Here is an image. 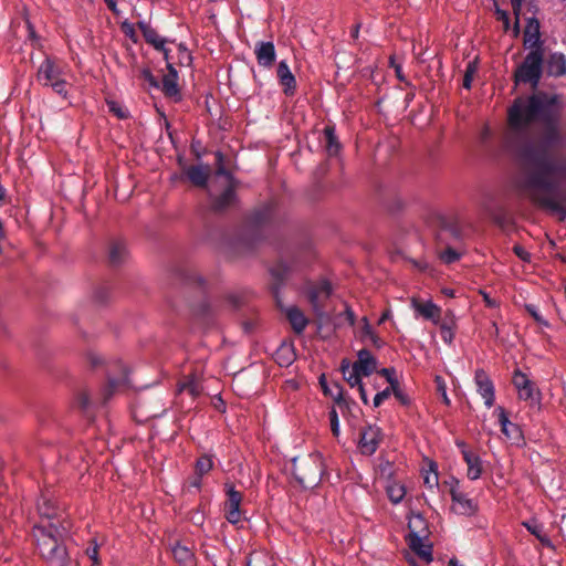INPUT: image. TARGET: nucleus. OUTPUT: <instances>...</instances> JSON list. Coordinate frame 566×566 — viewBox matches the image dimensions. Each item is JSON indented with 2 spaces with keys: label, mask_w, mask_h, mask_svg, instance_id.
Listing matches in <instances>:
<instances>
[{
  "label": "nucleus",
  "mask_w": 566,
  "mask_h": 566,
  "mask_svg": "<svg viewBox=\"0 0 566 566\" xmlns=\"http://www.w3.org/2000/svg\"><path fill=\"white\" fill-rule=\"evenodd\" d=\"M562 104L557 95L538 92L516 97L507 109V130L505 145L517 157L534 167L520 181L518 188L534 205L553 212L560 220L566 218V189L557 180L566 179V159L549 155L537 147L533 138L532 126H544L542 145L555 148L564 144L560 129Z\"/></svg>",
  "instance_id": "f257e3e1"
},
{
  "label": "nucleus",
  "mask_w": 566,
  "mask_h": 566,
  "mask_svg": "<svg viewBox=\"0 0 566 566\" xmlns=\"http://www.w3.org/2000/svg\"><path fill=\"white\" fill-rule=\"evenodd\" d=\"M67 533V526H60L49 523L35 525L33 527V537L41 556L45 559L48 566H75L69 557L65 546L61 543Z\"/></svg>",
  "instance_id": "f03ea898"
},
{
  "label": "nucleus",
  "mask_w": 566,
  "mask_h": 566,
  "mask_svg": "<svg viewBox=\"0 0 566 566\" xmlns=\"http://www.w3.org/2000/svg\"><path fill=\"white\" fill-rule=\"evenodd\" d=\"M544 70V49L536 48L530 50L522 63L514 72L516 84H530L536 88L543 75Z\"/></svg>",
  "instance_id": "7ed1b4c3"
},
{
  "label": "nucleus",
  "mask_w": 566,
  "mask_h": 566,
  "mask_svg": "<svg viewBox=\"0 0 566 566\" xmlns=\"http://www.w3.org/2000/svg\"><path fill=\"white\" fill-rule=\"evenodd\" d=\"M293 475L304 489L316 486L323 475V462H293Z\"/></svg>",
  "instance_id": "20e7f679"
},
{
  "label": "nucleus",
  "mask_w": 566,
  "mask_h": 566,
  "mask_svg": "<svg viewBox=\"0 0 566 566\" xmlns=\"http://www.w3.org/2000/svg\"><path fill=\"white\" fill-rule=\"evenodd\" d=\"M423 526L424 521L420 515H417L413 521L409 522L410 533L408 535V544L413 553L421 559L430 563L432 560V548L430 545L423 543V536L415 531L416 526Z\"/></svg>",
  "instance_id": "39448f33"
},
{
  "label": "nucleus",
  "mask_w": 566,
  "mask_h": 566,
  "mask_svg": "<svg viewBox=\"0 0 566 566\" xmlns=\"http://www.w3.org/2000/svg\"><path fill=\"white\" fill-rule=\"evenodd\" d=\"M513 385L517 390L518 398L536 405L539 401V392L536 390L535 385L528 379L526 374L521 370H515L513 374Z\"/></svg>",
  "instance_id": "423d86ee"
},
{
  "label": "nucleus",
  "mask_w": 566,
  "mask_h": 566,
  "mask_svg": "<svg viewBox=\"0 0 566 566\" xmlns=\"http://www.w3.org/2000/svg\"><path fill=\"white\" fill-rule=\"evenodd\" d=\"M63 69L59 63L54 59L45 56L38 69L36 81L42 86L48 87L59 77L63 76Z\"/></svg>",
  "instance_id": "0eeeda50"
},
{
  "label": "nucleus",
  "mask_w": 566,
  "mask_h": 566,
  "mask_svg": "<svg viewBox=\"0 0 566 566\" xmlns=\"http://www.w3.org/2000/svg\"><path fill=\"white\" fill-rule=\"evenodd\" d=\"M474 382L478 394L484 400L485 407H493L495 401V388L493 381L484 369L475 370Z\"/></svg>",
  "instance_id": "6e6552de"
},
{
  "label": "nucleus",
  "mask_w": 566,
  "mask_h": 566,
  "mask_svg": "<svg viewBox=\"0 0 566 566\" xmlns=\"http://www.w3.org/2000/svg\"><path fill=\"white\" fill-rule=\"evenodd\" d=\"M332 294V285L328 281L322 280L308 290V300L317 314H321L324 301Z\"/></svg>",
  "instance_id": "1a4fd4ad"
},
{
  "label": "nucleus",
  "mask_w": 566,
  "mask_h": 566,
  "mask_svg": "<svg viewBox=\"0 0 566 566\" xmlns=\"http://www.w3.org/2000/svg\"><path fill=\"white\" fill-rule=\"evenodd\" d=\"M228 500L226 502V517L231 524H237L241 521L240 504L242 495L237 491L233 485H226Z\"/></svg>",
  "instance_id": "9d476101"
},
{
  "label": "nucleus",
  "mask_w": 566,
  "mask_h": 566,
  "mask_svg": "<svg viewBox=\"0 0 566 566\" xmlns=\"http://www.w3.org/2000/svg\"><path fill=\"white\" fill-rule=\"evenodd\" d=\"M254 54L260 66L271 69L276 59L274 43L271 41L258 42L254 48Z\"/></svg>",
  "instance_id": "9b49d317"
},
{
  "label": "nucleus",
  "mask_w": 566,
  "mask_h": 566,
  "mask_svg": "<svg viewBox=\"0 0 566 566\" xmlns=\"http://www.w3.org/2000/svg\"><path fill=\"white\" fill-rule=\"evenodd\" d=\"M276 76L284 94L287 96L294 95L296 92V78L291 72L290 66L285 60L279 62Z\"/></svg>",
  "instance_id": "f8f14e48"
},
{
  "label": "nucleus",
  "mask_w": 566,
  "mask_h": 566,
  "mask_svg": "<svg viewBox=\"0 0 566 566\" xmlns=\"http://www.w3.org/2000/svg\"><path fill=\"white\" fill-rule=\"evenodd\" d=\"M380 430L377 427L369 426L360 433L359 449L364 455L373 454L379 443Z\"/></svg>",
  "instance_id": "ddd939ff"
},
{
  "label": "nucleus",
  "mask_w": 566,
  "mask_h": 566,
  "mask_svg": "<svg viewBox=\"0 0 566 566\" xmlns=\"http://www.w3.org/2000/svg\"><path fill=\"white\" fill-rule=\"evenodd\" d=\"M451 496L453 502L452 510L457 514L470 516L476 512V503L472 499L468 497L467 494L452 490Z\"/></svg>",
  "instance_id": "4468645a"
},
{
  "label": "nucleus",
  "mask_w": 566,
  "mask_h": 566,
  "mask_svg": "<svg viewBox=\"0 0 566 566\" xmlns=\"http://www.w3.org/2000/svg\"><path fill=\"white\" fill-rule=\"evenodd\" d=\"M524 46L528 50L543 48L539 33V22L535 18L527 19V23L524 31Z\"/></svg>",
  "instance_id": "2eb2a0df"
},
{
  "label": "nucleus",
  "mask_w": 566,
  "mask_h": 566,
  "mask_svg": "<svg viewBox=\"0 0 566 566\" xmlns=\"http://www.w3.org/2000/svg\"><path fill=\"white\" fill-rule=\"evenodd\" d=\"M545 70L548 76L559 77L566 74V56L560 52H554L545 61Z\"/></svg>",
  "instance_id": "dca6fc26"
},
{
  "label": "nucleus",
  "mask_w": 566,
  "mask_h": 566,
  "mask_svg": "<svg viewBox=\"0 0 566 566\" xmlns=\"http://www.w3.org/2000/svg\"><path fill=\"white\" fill-rule=\"evenodd\" d=\"M178 74L176 69L168 64V74L164 75L161 84H159V87L164 92V94L168 97H172L175 99L180 98V92L178 87Z\"/></svg>",
  "instance_id": "f3484780"
},
{
  "label": "nucleus",
  "mask_w": 566,
  "mask_h": 566,
  "mask_svg": "<svg viewBox=\"0 0 566 566\" xmlns=\"http://www.w3.org/2000/svg\"><path fill=\"white\" fill-rule=\"evenodd\" d=\"M365 377L370 376L377 368V359L366 348L358 350L357 360L353 364Z\"/></svg>",
  "instance_id": "a211bd4d"
},
{
  "label": "nucleus",
  "mask_w": 566,
  "mask_h": 566,
  "mask_svg": "<svg viewBox=\"0 0 566 566\" xmlns=\"http://www.w3.org/2000/svg\"><path fill=\"white\" fill-rule=\"evenodd\" d=\"M118 368L120 370L119 376L108 375V385L104 390V402L111 397L113 391L129 386L127 368L123 364H118Z\"/></svg>",
  "instance_id": "6ab92c4d"
},
{
  "label": "nucleus",
  "mask_w": 566,
  "mask_h": 566,
  "mask_svg": "<svg viewBox=\"0 0 566 566\" xmlns=\"http://www.w3.org/2000/svg\"><path fill=\"white\" fill-rule=\"evenodd\" d=\"M137 24L146 42L151 44L156 50L164 52L167 57V50L165 49L166 39L161 38L146 21H139Z\"/></svg>",
  "instance_id": "aec40b11"
},
{
  "label": "nucleus",
  "mask_w": 566,
  "mask_h": 566,
  "mask_svg": "<svg viewBox=\"0 0 566 566\" xmlns=\"http://www.w3.org/2000/svg\"><path fill=\"white\" fill-rule=\"evenodd\" d=\"M172 556L179 566H196V556L192 549L179 542L171 548Z\"/></svg>",
  "instance_id": "412c9836"
},
{
  "label": "nucleus",
  "mask_w": 566,
  "mask_h": 566,
  "mask_svg": "<svg viewBox=\"0 0 566 566\" xmlns=\"http://www.w3.org/2000/svg\"><path fill=\"white\" fill-rule=\"evenodd\" d=\"M274 212L275 206L269 202L252 213L250 222L254 228H262L272 221Z\"/></svg>",
  "instance_id": "4be33fe9"
},
{
  "label": "nucleus",
  "mask_w": 566,
  "mask_h": 566,
  "mask_svg": "<svg viewBox=\"0 0 566 566\" xmlns=\"http://www.w3.org/2000/svg\"><path fill=\"white\" fill-rule=\"evenodd\" d=\"M284 311L293 331L296 334H302L308 324V319L303 312L296 306L286 307Z\"/></svg>",
  "instance_id": "5701e85b"
},
{
  "label": "nucleus",
  "mask_w": 566,
  "mask_h": 566,
  "mask_svg": "<svg viewBox=\"0 0 566 566\" xmlns=\"http://www.w3.org/2000/svg\"><path fill=\"white\" fill-rule=\"evenodd\" d=\"M128 251L126 244L122 240L112 241L108 250L109 263L114 266L120 265L126 261Z\"/></svg>",
  "instance_id": "b1692460"
},
{
  "label": "nucleus",
  "mask_w": 566,
  "mask_h": 566,
  "mask_svg": "<svg viewBox=\"0 0 566 566\" xmlns=\"http://www.w3.org/2000/svg\"><path fill=\"white\" fill-rule=\"evenodd\" d=\"M412 305L416 312L422 315L426 319H430L434 324L438 323L440 318L441 308L432 301H427L426 303H417L416 301H413Z\"/></svg>",
  "instance_id": "393cba45"
},
{
  "label": "nucleus",
  "mask_w": 566,
  "mask_h": 566,
  "mask_svg": "<svg viewBox=\"0 0 566 566\" xmlns=\"http://www.w3.org/2000/svg\"><path fill=\"white\" fill-rule=\"evenodd\" d=\"M522 525L534 535L544 546L552 547V541L544 532V526L536 518L522 522Z\"/></svg>",
  "instance_id": "a878e982"
},
{
  "label": "nucleus",
  "mask_w": 566,
  "mask_h": 566,
  "mask_svg": "<svg viewBox=\"0 0 566 566\" xmlns=\"http://www.w3.org/2000/svg\"><path fill=\"white\" fill-rule=\"evenodd\" d=\"M340 370L344 376V379L348 382L350 387H358L363 384V374L347 359L342 360Z\"/></svg>",
  "instance_id": "bb28decb"
},
{
  "label": "nucleus",
  "mask_w": 566,
  "mask_h": 566,
  "mask_svg": "<svg viewBox=\"0 0 566 566\" xmlns=\"http://www.w3.org/2000/svg\"><path fill=\"white\" fill-rule=\"evenodd\" d=\"M237 195L233 185L231 184L224 191L218 196L213 202V209L222 211L235 205Z\"/></svg>",
  "instance_id": "cd10ccee"
},
{
  "label": "nucleus",
  "mask_w": 566,
  "mask_h": 566,
  "mask_svg": "<svg viewBox=\"0 0 566 566\" xmlns=\"http://www.w3.org/2000/svg\"><path fill=\"white\" fill-rule=\"evenodd\" d=\"M499 422L502 427V432L511 440L517 441L521 438V430L518 427L510 421L507 418L505 410L503 408H499Z\"/></svg>",
  "instance_id": "c85d7f7f"
},
{
  "label": "nucleus",
  "mask_w": 566,
  "mask_h": 566,
  "mask_svg": "<svg viewBox=\"0 0 566 566\" xmlns=\"http://www.w3.org/2000/svg\"><path fill=\"white\" fill-rule=\"evenodd\" d=\"M188 179L198 187H205L208 181V169L202 166H190L186 170Z\"/></svg>",
  "instance_id": "c756f323"
},
{
  "label": "nucleus",
  "mask_w": 566,
  "mask_h": 566,
  "mask_svg": "<svg viewBox=\"0 0 566 566\" xmlns=\"http://www.w3.org/2000/svg\"><path fill=\"white\" fill-rule=\"evenodd\" d=\"M247 566H275V562L269 553L254 551L249 555Z\"/></svg>",
  "instance_id": "7c9ffc66"
},
{
  "label": "nucleus",
  "mask_w": 566,
  "mask_h": 566,
  "mask_svg": "<svg viewBox=\"0 0 566 566\" xmlns=\"http://www.w3.org/2000/svg\"><path fill=\"white\" fill-rule=\"evenodd\" d=\"M324 136L326 140V150L329 156H335L338 154L340 149V145L337 140V136L335 134V128L332 126H326L324 128Z\"/></svg>",
  "instance_id": "2f4dec72"
},
{
  "label": "nucleus",
  "mask_w": 566,
  "mask_h": 566,
  "mask_svg": "<svg viewBox=\"0 0 566 566\" xmlns=\"http://www.w3.org/2000/svg\"><path fill=\"white\" fill-rule=\"evenodd\" d=\"M423 484L433 490L439 486V475L437 462H429V469L422 471Z\"/></svg>",
  "instance_id": "473e14b6"
},
{
  "label": "nucleus",
  "mask_w": 566,
  "mask_h": 566,
  "mask_svg": "<svg viewBox=\"0 0 566 566\" xmlns=\"http://www.w3.org/2000/svg\"><path fill=\"white\" fill-rule=\"evenodd\" d=\"M38 510L40 515L45 516L49 520L56 516V509L53 501L45 495H43L38 502Z\"/></svg>",
  "instance_id": "72a5a7b5"
},
{
  "label": "nucleus",
  "mask_w": 566,
  "mask_h": 566,
  "mask_svg": "<svg viewBox=\"0 0 566 566\" xmlns=\"http://www.w3.org/2000/svg\"><path fill=\"white\" fill-rule=\"evenodd\" d=\"M93 402L91 400L90 394L86 389H80L74 397V406L82 410L83 412H86L92 407Z\"/></svg>",
  "instance_id": "f704fd0d"
},
{
  "label": "nucleus",
  "mask_w": 566,
  "mask_h": 566,
  "mask_svg": "<svg viewBox=\"0 0 566 566\" xmlns=\"http://www.w3.org/2000/svg\"><path fill=\"white\" fill-rule=\"evenodd\" d=\"M387 495L394 504H398L402 501L406 495L405 486L392 482L387 486Z\"/></svg>",
  "instance_id": "c9c22d12"
},
{
  "label": "nucleus",
  "mask_w": 566,
  "mask_h": 566,
  "mask_svg": "<svg viewBox=\"0 0 566 566\" xmlns=\"http://www.w3.org/2000/svg\"><path fill=\"white\" fill-rule=\"evenodd\" d=\"M525 310L527 313L535 319V322L544 327H549V323L547 319H545L541 313L538 312L537 307L533 304H526Z\"/></svg>",
  "instance_id": "e433bc0d"
},
{
  "label": "nucleus",
  "mask_w": 566,
  "mask_h": 566,
  "mask_svg": "<svg viewBox=\"0 0 566 566\" xmlns=\"http://www.w3.org/2000/svg\"><path fill=\"white\" fill-rule=\"evenodd\" d=\"M49 87H51L54 93L64 98L67 96V82L65 78H63V76L54 81Z\"/></svg>",
  "instance_id": "4c0bfd02"
},
{
  "label": "nucleus",
  "mask_w": 566,
  "mask_h": 566,
  "mask_svg": "<svg viewBox=\"0 0 566 566\" xmlns=\"http://www.w3.org/2000/svg\"><path fill=\"white\" fill-rule=\"evenodd\" d=\"M107 106L108 111L120 119H124L128 116L127 109L120 106L116 101H107Z\"/></svg>",
  "instance_id": "58836bf2"
},
{
  "label": "nucleus",
  "mask_w": 566,
  "mask_h": 566,
  "mask_svg": "<svg viewBox=\"0 0 566 566\" xmlns=\"http://www.w3.org/2000/svg\"><path fill=\"white\" fill-rule=\"evenodd\" d=\"M482 473V462H468V478L476 480Z\"/></svg>",
  "instance_id": "ea45409f"
},
{
  "label": "nucleus",
  "mask_w": 566,
  "mask_h": 566,
  "mask_svg": "<svg viewBox=\"0 0 566 566\" xmlns=\"http://www.w3.org/2000/svg\"><path fill=\"white\" fill-rule=\"evenodd\" d=\"M440 259L447 263V264H450V263H453L455 262L457 260L460 259V253H458L454 249L452 248H448L446 249L443 252L440 253Z\"/></svg>",
  "instance_id": "a19ab883"
},
{
  "label": "nucleus",
  "mask_w": 566,
  "mask_h": 566,
  "mask_svg": "<svg viewBox=\"0 0 566 566\" xmlns=\"http://www.w3.org/2000/svg\"><path fill=\"white\" fill-rule=\"evenodd\" d=\"M140 77L153 88H159V82L149 69H144L140 72Z\"/></svg>",
  "instance_id": "79ce46f5"
},
{
  "label": "nucleus",
  "mask_w": 566,
  "mask_h": 566,
  "mask_svg": "<svg viewBox=\"0 0 566 566\" xmlns=\"http://www.w3.org/2000/svg\"><path fill=\"white\" fill-rule=\"evenodd\" d=\"M391 394H392L391 387H387L384 390L377 392L375 395L374 401H373L374 407L378 408L386 399H388L390 397Z\"/></svg>",
  "instance_id": "37998d69"
},
{
  "label": "nucleus",
  "mask_w": 566,
  "mask_h": 566,
  "mask_svg": "<svg viewBox=\"0 0 566 566\" xmlns=\"http://www.w3.org/2000/svg\"><path fill=\"white\" fill-rule=\"evenodd\" d=\"M86 555L93 562V566H99L98 546L95 541L86 548Z\"/></svg>",
  "instance_id": "c03bdc74"
},
{
  "label": "nucleus",
  "mask_w": 566,
  "mask_h": 566,
  "mask_svg": "<svg viewBox=\"0 0 566 566\" xmlns=\"http://www.w3.org/2000/svg\"><path fill=\"white\" fill-rule=\"evenodd\" d=\"M380 375L385 376L387 381L390 384L391 388L398 386V380L395 376V369L392 368H382L378 371Z\"/></svg>",
  "instance_id": "a18cd8bd"
},
{
  "label": "nucleus",
  "mask_w": 566,
  "mask_h": 566,
  "mask_svg": "<svg viewBox=\"0 0 566 566\" xmlns=\"http://www.w3.org/2000/svg\"><path fill=\"white\" fill-rule=\"evenodd\" d=\"M329 421H331V429L335 437L339 434V419L337 411L333 408L329 411Z\"/></svg>",
  "instance_id": "49530a36"
},
{
  "label": "nucleus",
  "mask_w": 566,
  "mask_h": 566,
  "mask_svg": "<svg viewBox=\"0 0 566 566\" xmlns=\"http://www.w3.org/2000/svg\"><path fill=\"white\" fill-rule=\"evenodd\" d=\"M441 338L444 343L451 344L454 337V333L451 326L446 323L441 324Z\"/></svg>",
  "instance_id": "de8ad7c7"
},
{
  "label": "nucleus",
  "mask_w": 566,
  "mask_h": 566,
  "mask_svg": "<svg viewBox=\"0 0 566 566\" xmlns=\"http://www.w3.org/2000/svg\"><path fill=\"white\" fill-rule=\"evenodd\" d=\"M181 391H188L191 396H197L200 392L199 386L195 380H188L180 387Z\"/></svg>",
  "instance_id": "09e8293b"
},
{
  "label": "nucleus",
  "mask_w": 566,
  "mask_h": 566,
  "mask_svg": "<svg viewBox=\"0 0 566 566\" xmlns=\"http://www.w3.org/2000/svg\"><path fill=\"white\" fill-rule=\"evenodd\" d=\"M513 251L516 254V256L520 258L522 261H531V254L522 245H514Z\"/></svg>",
  "instance_id": "8fccbe9b"
},
{
  "label": "nucleus",
  "mask_w": 566,
  "mask_h": 566,
  "mask_svg": "<svg viewBox=\"0 0 566 566\" xmlns=\"http://www.w3.org/2000/svg\"><path fill=\"white\" fill-rule=\"evenodd\" d=\"M475 72V69L472 64H469L464 77H463V87L470 88L472 83L473 73Z\"/></svg>",
  "instance_id": "3c124183"
},
{
  "label": "nucleus",
  "mask_w": 566,
  "mask_h": 566,
  "mask_svg": "<svg viewBox=\"0 0 566 566\" xmlns=\"http://www.w3.org/2000/svg\"><path fill=\"white\" fill-rule=\"evenodd\" d=\"M334 397V401L335 403L339 407V408H343L345 406H347V401L346 399L344 398L343 396V390L342 388L337 387V394Z\"/></svg>",
  "instance_id": "603ef678"
},
{
  "label": "nucleus",
  "mask_w": 566,
  "mask_h": 566,
  "mask_svg": "<svg viewBox=\"0 0 566 566\" xmlns=\"http://www.w3.org/2000/svg\"><path fill=\"white\" fill-rule=\"evenodd\" d=\"M363 323H364V326H363V337L368 339L371 335H374V331L367 319V317H364L363 318Z\"/></svg>",
  "instance_id": "864d4df0"
},
{
  "label": "nucleus",
  "mask_w": 566,
  "mask_h": 566,
  "mask_svg": "<svg viewBox=\"0 0 566 566\" xmlns=\"http://www.w3.org/2000/svg\"><path fill=\"white\" fill-rule=\"evenodd\" d=\"M213 462H197V471L201 476L203 473L210 471L212 469Z\"/></svg>",
  "instance_id": "5fc2aeb1"
},
{
  "label": "nucleus",
  "mask_w": 566,
  "mask_h": 566,
  "mask_svg": "<svg viewBox=\"0 0 566 566\" xmlns=\"http://www.w3.org/2000/svg\"><path fill=\"white\" fill-rule=\"evenodd\" d=\"M122 29L124 31V33L130 38V39H134L135 36V29H134V25L127 21L123 22L122 24Z\"/></svg>",
  "instance_id": "6e6d98bb"
},
{
  "label": "nucleus",
  "mask_w": 566,
  "mask_h": 566,
  "mask_svg": "<svg viewBox=\"0 0 566 566\" xmlns=\"http://www.w3.org/2000/svg\"><path fill=\"white\" fill-rule=\"evenodd\" d=\"M392 394L396 396L398 400L401 401V403L407 405L408 398L407 396L400 390L399 385L392 388Z\"/></svg>",
  "instance_id": "4d7b16f0"
},
{
  "label": "nucleus",
  "mask_w": 566,
  "mask_h": 566,
  "mask_svg": "<svg viewBox=\"0 0 566 566\" xmlns=\"http://www.w3.org/2000/svg\"><path fill=\"white\" fill-rule=\"evenodd\" d=\"M368 340L376 347L381 348L385 342L376 334L371 335Z\"/></svg>",
  "instance_id": "13d9d810"
},
{
  "label": "nucleus",
  "mask_w": 566,
  "mask_h": 566,
  "mask_svg": "<svg viewBox=\"0 0 566 566\" xmlns=\"http://www.w3.org/2000/svg\"><path fill=\"white\" fill-rule=\"evenodd\" d=\"M482 295H483V300L485 302V305L488 307H496L497 306V303L493 298H491L488 293L482 292Z\"/></svg>",
  "instance_id": "bf43d9fd"
},
{
  "label": "nucleus",
  "mask_w": 566,
  "mask_h": 566,
  "mask_svg": "<svg viewBox=\"0 0 566 566\" xmlns=\"http://www.w3.org/2000/svg\"><path fill=\"white\" fill-rule=\"evenodd\" d=\"M105 3L107 4V8L114 13V14H119V10L117 8V4H116V1L115 0H104Z\"/></svg>",
  "instance_id": "052dcab7"
},
{
  "label": "nucleus",
  "mask_w": 566,
  "mask_h": 566,
  "mask_svg": "<svg viewBox=\"0 0 566 566\" xmlns=\"http://www.w3.org/2000/svg\"><path fill=\"white\" fill-rule=\"evenodd\" d=\"M357 388H358V391H359L360 399L363 400V402L365 405H367L368 403V396H367V391H366V389L364 387V384H361Z\"/></svg>",
  "instance_id": "680f3d73"
},
{
  "label": "nucleus",
  "mask_w": 566,
  "mask_h": 566,
  "mask_svg": "<svg viewBox=\"0 0 566 566\" xmlns=\"http://www.w3.org/2000/svg\"><path fill=\"white\" fill-rule=\"evenodd\" d=\"M522 3H523V0H511L512 8L516 14H518Z\"/></svg>",
  "instance_id": "e2e57ef3"
},
{
  "label": "nucleus",
  "mask_w": 566,
  "mask_h": 566,
  "mask_svg": "<svg viewBox=\"0 0 566 566\" xmlns=\"http://www.w3.org/2000/svg\"><path fill=\"white\" fill-rule=\"evenodd\" d=\"M436 382H437L438 390L442 394L443 387H446L444 380L442 379V377L436 376Z\"/></svg>",
  "instance_id": "0e129e2a"
},
{
  "label": "nucleus",
  "mask_w": 566,
  "mask_h": 566,
  "mask_svg": "<svg viewBox=\"0 0 566 566\" xmlns=\"http://www.w3.org/2000/svg\"><path fill=\"white\" fill-rule=\"evenodd\" d=\"M359 29H360V24H359V23H358V24H356V25H354V28L352 29V31H350V36H352L354 40L358 39V35H359Z\"/></svg>",
  "instance_id": "69168bd1"
},
{
  "label": "nucleus",
  "mask_w": 566,
  "mask_h": 566,
  "mask_svg": "<svg viewBox=\"0 0 566 566\" xmlns=\"http://www.w3.org/2000/svg\"><path fill=\"white\" fill-rule=\"evenodd\" d=\"M390 317V311H386L381 314V316L378 319V324L385 323Z\"/></svg>",
  "instance_id": "338daca9"
},
{
  "label": "nucleus",
  "mask_w": 566,
  "mask_h": 566,
  "mask_svg": "<svg viewBox=\"0 0 566 566\" xmlns=\"http://www.w3.org/2000/svg\"><path fill=\"white\" fill-rule=\"evenodd\" d=\"M448 566H463V565L459 564V560H458L457 558H454V557H453V558H451V559L449 560Z\"/></svg>",
  "instance_id": "774afa93"
}]
</instances>
